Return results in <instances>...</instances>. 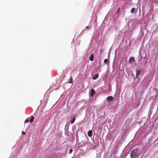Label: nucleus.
I'll return each mask as SVG.
<instances>
[{
  "label": "nucleus",
  "instance_id": "obj_1",
  "mask_svg": "<svg viewBox=\"0 0 158 158\" xmlns=\"http://www.w3.org/2000/svg\"><path fill=\"white\" fill-rule=\"evenodd\" d=\"M138 152V150L137 149H134L131 152V154L130 156L131 158H133L135 156L137 155V153Z\"/></svg>",
  "mask_w": 158,
  "mask_h": 158
},
{
  "label": "nucleus",
  "instance_id": "obj_2",
  "mask_svg": "<svg viewBox=\"0 0 158 158\" xmlns=\"http://www.w3.org/2000/svg\"><path fill=\"white\" fill-rule=\"evenodd\" d=\"M140 71L138 69H137L136 70V78H137V77L140 75Z\"/></svg>",
  "mask_w": 158,
  "mask_h": 158
},
{
  "label": "nucleus",
  "instance_id": "obj_3",
  "mask_svg": "<svg viewBox=\"0 0 158 158\" xmlns=\"http://www.w3.org/2000/svg\"><path fill=\"white\" fill-rule=\"evenodd\" d=\"M90 92L91 96V97H93L95 93V91L94 90V89H92L90 90Z\"/></svg>",
  "mask_w": 158,
  "mask_h": 158
},
{
  "label": "nucleus",
  "instance_id": "obj_4",
  "mask_svg": "<svg viewBox=\"0 0 158 158\" xmlns=\"http://www.w3.org/2000/svg\"><path fill=\"white\" fill-rule=\"evenodd\" d=\"M92 134H93V132L92 130H89L88 131V135L89 137H90L92 136Z\"/></svg>",
  "mask_w": 158,
  "mask_h": 158
},
{
  "label": "nucleus",
  "instance_id": "obj_5",
  "mask_svg": "<svg viewBox=\"0 0 158 158\" xmlns=\"http://www.w3.org/2000/svg\"><path fill=\"white\" fill-rule=\"evenodd\" d=\"M135 61L134 57H131L129 60V63L131 64Z\"/></svg>",
  "mask_w": 158,
  "mask_h": 158
},
{
  "label": "nucleus",
  "instance_id": "obj_6",
  "mask_svg": "<svg viewBox=\"0 0 158 158\" xmlns=\"http://www.w3.org/2000/svg\"><path fill=\"white\" fill-rule=\"evenodd\" d=\"M94 55L93 54H92L90 56L89 59L90 60L92 61L94 60Z\"/></svg>",
  "mask_w": 158,
  "mask_h": 158
},
{
  "label": "nucleus",
  "instance_id": "obj_7",
  "mask_svg": "<svg viewBox=\"0 0 158 158\" xmlns=\"http://www.w3.org/2000/svg\"><path fill=\"white\" fill-rule=\"evenodd\" d=\"M98 76L99 75L98 74H96L93 76L92 78L93 79L95 80L98 78Z\"/></svg>",
  "mask_w": 158,
  "mask_h": 158
},
{
  "label": "nucleus",
  "instance_id": "obj_8",
  "mask_svg": "<svg viewBox=\"0 0 158 158\" xmlns=\"http://www.w3.org/2000/svg\"><path fill=\"white\" fill-rule=\"evenodd\" d=\"M113 99V98L112 96H109L107 98V100L108 101H110Z\"/></svg>",
  "mask_w": 158,
  "mask_h": 158
},
{
  "label": "nucleus",
  "instance_id": "obj_9",
  "mask_svg": "<svg viewBox=\"0 0 158 158\" xmlns=\"http://www.w3.org/2000/svg\"><path fill=\"white\" fill-rule=\"evenodd\" d=\"M76 118L75 117H73V119L70 121V123L71 124H73L75 122V120Z\"/></svg>",
  "mask_w": 158,
  "mask_h": 158
},
{
  "label": "nucleus",
  "instance_id": "obj_10",
  "mask_svg": "<svg viewBox=\"0 0 158 158\" xmlns=\"http://www.w3.org/2000/svg\"><path fill=\"white\" fill-rule=\"evenodd\" d=\"M34 116H32L31 117L30 120L29 121L31 123H32L34 120Z\"/></svg>",
  "mask_w": 158,
  "mask_h": 158
},
{
  "label": "nucleus",
  "instance_id": "obj_11",
  "mask_svg": "<svg viewBox=\"0 0 158 158\" xmlns=\"http://www.w3.org/2000/svg\"><path fill=\"white\" fill-rule=\"evenodd\" d=\"M104 62L105 64H108L109 63V61L107 59H105L104 60Z\"/></svg>",
  "mask_w": 158,
  "mask_h": 158
},
{
  "label": "nucleus",
  "instance_id": "obj_12",
  "mask_svg": "<svg viewBox=\"0 0 158 158\" xmlns=\"http://www.w3.org/2000/svg\"><path fill=\"white\" fill-rule=\"evenodd\" d=\"M73 78L71 76L70 78V79H69V80H70V81H69L68 82L69 83H73Z\"/></svg>",
  "mask_w": 158,
  "mask_h": 158
},
{
  "label": "nucleus",
  "instance_id": "obj_13",
  "mask_svg": "<svg viewBox=\"0 0 158 158\" xmlns=\"http://www.w3.org/2000/svg\"><path fill=\"white\" fill-rule=\"evenodd\" d=\"M135 8H133L131 9V13H133L135 12Z\"/></svg>",
  "mask_w": 158,
  "mask_h": 158
},
{
  "label": "nucleus",
  "instance_id": "obj_14",
  "mask_svg": "<svg viewBox=\"0 0 158 158\" xmlns=\"http://www.w3.org/2000/svg\"><path fill=\"white\" fill-rule=\"evenodd\" d=\"M91 26H87L85 27V29H84V30H83V31L85 29H90V28H91Z\"/></svg>",
  "mask_w": 158,
  "mask_h": 158
},
{
  "label": "nucleus",
  "instance_id": "obj_15",
  "mask_svg": "<svg viewBox=\"0 0 158 158\" xmlns=\"http://www.w3.org/2000/svg\"><path fill=\"white\" fill-rule=\"evenodd\" d=\"M73 152V150L72 149H71L69 150V153L71 154Z\"/></svg>",
  "mask_w": 158,
  "mask_h": 158
},
{
  "label": "nucleus",
  "instance_id": "obj_16",
  "mask_svg": "<svg viewBox=\"0 0 158 158\" xmlns=\"http://www.w3.org/2000/svg\"><path fill=\"white\" fill-rule=\"evenodd\" d=\"M120 10V7H119L118 9V10H117V12H116V14H117L118 13V12H119V10Z\"/></svg>",
  "mask_w": 158,
  "mask_h": 158
},
{
  "label": "nucleus",
  "instance_id": "obj_17",
  "mask_svg": "<svg viewBox=\"0 0 158 158\" xmlns=\"http://www.w3.org/2000/svg\"><path fill=\"white\" fill-rule=\"evenodd\" d=\"M29 120L28 119H26L25 121V122L26 123H27L29 122Z\"/></svg>",
  "mask_w": 158,
  "mask_h": 158
},
{
  "label": "nucleus",
  "instance_id": "obj_18",
  "mask_svg": "<svg viewBox=\"0 0 158 158\" xmlns=\"http://www.w3.org/2000/svg\"><path fill=\"white\" fill-rule=\"evenodd\" d=\"M22 134L23 135H24L25 134V133L23 131L22 132Z\"/></svg>",
  "mask_w": 158,
  "mask_h": 158
}]
</instances>
